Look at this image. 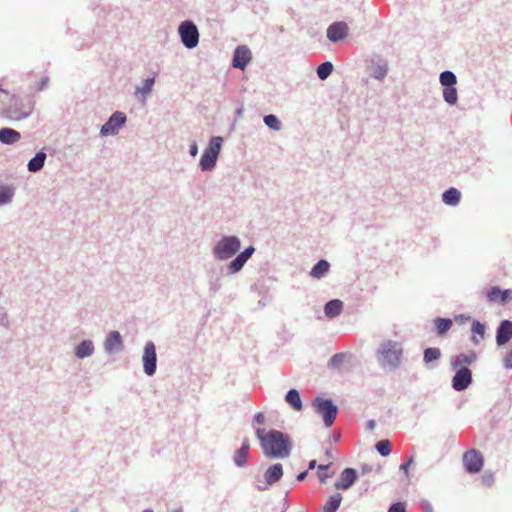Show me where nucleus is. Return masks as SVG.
Segmentation results:
<instances>
[{"mask_svg": "<svg viewBox=\"0 0 512 512\" xmlns=\"http://www.w3.org/2000/svg\"><path fill=\"white\" fill-rule=\"evenodd\" d=\"M256 437L260 441L265 456L269 458H286L291 451L289 437L278 430L266 432L264 429L256 430Z\"/></svg>", "mask_w": 512, "mask_h": 512, "instance_id": "f257e3e1", "label": "nucleus"}, {"mask_svg": "<svg viewBox=\"0 0 512 512\" xmlns=\"http://www.w3.org/2000/svg\"><path fill=\"white\" fill-rule=\"evenodd\" d=\"M403 348L400 342L384 340L377 351L379 364L388 370H395L399 367L402 359Z\"/></svg>", "mask_w": 512, "mask_h": 512, "instance_id": "f03ea898", "label": "nucleus"}, {"mask_svg": "<svg viewBox=\"0 0 512 512\" xmlns=\"http://www.w3.org/2000/svg\"><path fill=\"white\" fill-rule=\"evenodd\" d=\"M222 141V137L219 136L213 137L210 140L200 160V166L203 171L211 170L215 166L221 150Z\"/></svg>", "mask_w": 512, "mask_h": 512, "instance_id": "7ed1b4c3", "label": "nucleus"}, {"mask_svg": "<svg viewBox=\"0 0 512 512\" xmlns=\"http://www.w3.org/2000/svg\"><path fill=\"white\" fill-rule=\"evenodd\" d=\"M240 249V241L235 236H228L221 239L216 247L214 253L219 259H228L238 252Z\"/></svg>", "mask_w": 512, "mask_h": 512, "instance_id": "20e7f679", "label": "nucleus"}, {"mask_svg": "<svg viewBox=\"0 0 512 512\" xmlns=\"http://www.w3.org/2000/svg\"><path fill=\"white\" fill-rule=\"evenodd\" d=\"M316 412L322 416L323 421L327 427L333 425L337 416V407L331 400L317 398L314 403Z\"/></svg>", "mask_w": 512, "mask_h": 512, "instance_id": "39448f33", "label": "nucleus"}, {"mask_svg": "<svg viewBox=\"0 0 512 512\" xmlns=\"http://www.w3.org/2000/svg\"><path fill=\"white\" fill-rule=\"evenodd\" d=\"M462 462L468 473L475 474L482 470L484 457L480 451L469 449L463 454Z\"/></svg>", "mask_w": 512, "mask_h": 512, "instance_id": "423d86ee", "label": "nucleus"}, {"mask_svg": "<svg viewBox=\"0 0 512 512\" xmlns=\"http://www.w3.org/2000/svg\"><path fill=\"white\" fill-rule=\"evenodd\" d=\"M179 34L183 44L187 48H194L199 41L198 29L191 21L183 22L179 27Z\"/></svg>", "mask_w": 512, "mask_h": 512, "instance_id": "0eeeda50", "label": "nucleus"}, {"mask_svg": "<svg viewBox=\"0 0 512 512\" xmlns=\"http://www.w3.org/2000/svg\"><path fill=\"white\" fill-rule=\"evenodd\" d=\"M142 360L145 373L153 375L156 371V349L152 342L146 343Z\"/></svg>", "mask_w": 512, "mask_h": 512, "instance_id": "6e6552de", "label": "nucleus"}, {"mask_svg": "<svg viewBox=\"0 0 512 512\" xmlns=\"http://www.w3.org/2000/svg\"><path fill=\"white\" fill-rule=\"evenodd\" d=\"M472 382V373L467 367L460 368L452 379V386L456 391L465 390Z\"/></svg>", "mask_w": 512, "mask_h": 512, "instance_id": "1a4fd4ad", "label": "nucleus"}, {"mask_svg": "<svg viewBox=\"0 0 512 512\" xmlns=\"http://www.w3.org/2000/svg\"><path fill=\"white\" fill-rule=\"evenodd\" d=\"M126 117L121 112H115L109 120L102 126V135H113L125 123Z\"/></svg>", "mask_w": 512, "mask_h": 512, "instance_id": "9d476101", "label": "nucleus"}, {"mask_svg": "<svg viewBox=\"0 0 512 512\" xmlns=\"http://www.w3.org/2000/svg\"><path fill=\"white\" fill-rule=\"evenodd\" d=\"M348 29L345 22H334L327 28V37L331 42L344 40L348 35Z\"/></svg>", "mask_w": 512, "mask_h": 512, "instance_id": "9b49d317", "label": "nucleus"}, {"mask_svg": "<svg viewBox=\"0 0 512 512\" xmlns=\"http://www.w3.org/2000/svg\"><path fill=\"white\" fill-rule=\"evenodd\" d=\"M252 54L250 49L245 46H238L235 49L234 57H233V66L235 68H239L241 70H244L247 64L251 61Z\"/></svg>", "mask_w": 512, "mask_h": 512, "instance_id": "f8f14e48", "label": "nucleus"}, {"mask_svg": "<svg viewBox=\"0 0 512 512\" xmlns=\"http://www.w3.org/2000/svg\"><path fill=\"white\" fill-rule=\"evenodd\" d=\"M356 478V470L353 468H346L341 472L339 478L335 482V488L337 490H347L354 484Z\"/></svg>", "mask_w": 512, "mask_h": 512, "instance_id": "ddd939ff", "label": "nucleus"}, {"mask_svg": "<svg viewBox=\"0 0 512 512\" xmlns=\"http://www.w3.org/2000/svg\"><path fill=\"white\" fill-rule=\"evenodd\" d=\"M512 297V290H501L499 287H492L487 293L488 301L491 303L499 302L505 304Z\"/></svg>", "mask_w": 512, "mask_h": 512, "instance_id": "4468645a", "label": "nucleus"}, {"mask_svg": "<svg viewBox=\"0 0 512 512\" xmlns=\"http://www.w3.org/2000/svg\"><path fill=\"white\" fill-rule=\"evenodd\" d=\"M512 338V322L504 320L501 322L496 335V342L499 346L505 345Z\"/></svg>", "mask_w": 512, "mask_h": 512, "instance_id": "2eb2a0df", "label": "nucleus"}, {"mask_svg": "<svg viewBox=\"0 0 512 512\" xmlns=\"http://www.w3.org/2000/svg\"><path fill=\"white\" fill-rule=\"evenodd\" d=\"M122 347H123V343H122L120 333L117 331L110 332L105 340V343H104V348H105L106 352L113 353V352L121 350Z\"/></svg>", "mask_w": 512, "mask_h": 512, "instance_id": "dca6fc26", "label": "nucleus"}, {"mask_svg": "<svg viewBox=\"0 0 512 512\" xmlns=\"http://www.w3.org/2000/svg\"><path fill=\"white\" fill-rule=\"evenodd\" d=\"M282 476H283V466L280 463L270 466L264 474V478L268 485H273V484L277 483L281 479Z\"/></svg>", "mask_w": 512, "mask_h": 512, "instance_id": "f3484780", "label": "nucleus"}, {"mask_svg": "<svg viewBox=\"0 0 512 512\" xmlns=\"http://www.w3.org/2000/svg\"><path fill=\"white\" fill-rule=\"evenodd\" d=\"M477 359V355L474 351H470L468 353H461L459 355L454 356L451 359V364L453 367H459L462 365H470Z\"/></svg>", "mask_w": 512, "mask_h": 512, "instance_id": "a211bd4d", "label": "nucleus"}, {"mask_svg": "<svg viewBox=\"0 0 512 512\" xmlns=\"http://www.w3.org/2000/svg\"><path fill=\"white\" fill-rule=\"evenodd\" d=\"M21 135L12 128H3L0 130V141L4 144H14L19 141Z\"/></svg>", "mask_w": 512, "mask_h": 512, "instance_id": "6ab92c4d", "label": "nucleus"}, {"mask_svg": "<svg viewBox=\"0 0 512 512\" xmlns=\"http://www.w3.org/2000/svg\"><path fill=\"white\" fill-rule=\"evenodd\" d=\"M343 309V303L342 301L338 299H334L329 301L324 308L325 315L328 318H334L338 316Z\"/></svg>", "mask_w": 512, "mask_h": 512, "instance_id": "aec40b11", "label": "nucleus"}, {"mask_svg": "<svg viewBox=\"0 0 512 512\" xmlns=\"http://www.w3.org/2000/svg\"><path fill=\"white\" fill-rule=\"evenodd\" d=\"M285 400L296 411H300L302 409V401L297 390H289L286 394Z\"/></svg>", "mask_w": 512, "mask_h": 512, "instance_id": "412c9836", "label": "nucleus"}, {"mask_svg": "<svg viewBox=\"0 0 512 512\" xmlns=\"http://www.w3.org/2000/svg\"><path fill=\"white\" fill-rule=\"evenodd\" d=\"M330 265L326 260H320L311 270L310 275L313 278H322L329 270Z\"/></svg>", "mask_w": 512, "mask_h": 512, "instance_id": "4be33fe9", "label": "nucleus"}, {"mask_svg": "<svg viewBox=\"0 0 512 512\" xmlns=\"http://www.w3.org/2000/svg\"><path fill=\"white\" fill-rule=\"evenodd\" d=\"M46 159V154L44 152H38L34 158H32L28 163V169L31 172H36L40 170Z\"/></svg>", "mask_w": 512, "mask_h": 512, "instance_id": "5701e85b", "label": "nucleus"}, {"mask_svg": "<svg viewBox=\"0 0 512 512\" xmlns=\"http://www.w3.org/2000/svg\"><path fill=\"white\" fill-rule=\"evenodd\" d=\"M342 501V497L339 493L330 496L329 500L323 507V512H336Z\"/></svg>", "mask_w": 512, "mask_h": 512, "instance_id": "b1692460", "label": "nucleus"}, {"mask_svg": "<svg viewBox=\"0 0 512 512\" xmlns=\"http://www.w3.org/2000/svg\"><path fill=\"white\" fill-rule=\"evenodd\" d=\"M459 200L460 192L455 188H450L443 194V201L448 205H456Z\"/></svg>", "mask_w": 512, "mask_h": 512, "instance_id": "393cba45", "label": "nucleus"}, {"mask_svg": "<svg viewBox=\"0 0 512 512\" xmlns=\"http://www.w3.org/2000/svg\"><path fill=\"white\" fill-rule=\"evenodd\" d=\"M93 352V345L90 341L81 342L76 348V356L78 358H84L90 356Z\"/></svg>", "mask_w": 512, "mask_h": 512, "instance_id": "a878e982", "label": "nucleus"}, {"mask_svg": "<svg viewBox=\"0 0 512 512\" xmlns=\"http://www.w3.org/2000/svg\"><path fill=\"white\" fill-rule=\"evenodd\" d=\"M437 332L439 335H444L452 327V320L448 318H436L434 320Z\"/></svg>", "mask_w": 512, "mask_h": 512, "instance_id": "bb28decb", "label": "nucleus"}, {"mask_svg": "<svg viewBox=\"0 0 512 512\" xmlns=\"http://www.w3.org/2000/svg\"><path fill=\"white\" fill-rule=\"evenodd\" d=\"M154 85V78H148L145 80L142 87L137 88L136 96L140 97L142 100H145L147 95L152 91V87Z\"/></svg>", "mask_w": 512, "mask_h": 512, "instance_id": "cd10ccee", "label": "nucleus"}, {"mask_svg": "<svg viewBox=\"0 0 512 512\" xmlns=\"http://www.w3.org/2000/svg\"><path fill=\"white\" fill-rule=\"evenodd\" d=\"M333 71L331 62H324L317 68V75L321 80H325Z\"/></svg>", "mask_w": 512, "mask_h": 512, "instance_id": "c85d7f7f", "label": "nucleus"}, {"mask_svg": "<svg viewBox=\"0 0 512 512\" xmlns=\"http://www.w3.org/2000/svg\"><path fill=\"white\" fill-rule=\"evenodd\" d=\"M441 356V351L439 348H427L424 351L423 360L425 363H430L432 361L438 360Z\"/></svg>", "mask_w": 512, "mask_h": 512, "instance_id": "c756f323", "label": "nucleus"}, {"mask_svg": "<svg viewBox=\"0 0 512 512\" xmlns=\"http://www.w3.org/2000/svg\"><path fill=\"white\" fill-rule=\"evenodd\" d=\"M440 83L445 87H453L456 83V76L450 71L442 72L440 75Z\"/></svg>", "mask_w": 512, "mask_h": 512, "instance_id": "7c9ffc66", "label": "nucleus"}, {"mask_svg": "<svg viewBox=\"0 0 512 512\" xmlns=\"http://www.w3.org/2000/svg\"><path fill=\"white\" fill-rule=\"evenodd\" d=\"M443 97L449 104H455L457 102V90L454 87H445L443 90Z\"/></svg>", "mask_w": 512, "mask_h": 512, "instance_id": "2f4dec72", "label": "nucleus"}, {"mask_svg": "<svg viewBox=\"0 0 512 512\" xmlns=\"http://www.w3.org/2000/svg\"><path fill=\"white\" fill-rule=\"evenodd\" d=\"M376 450L380 455L386 457L391 453V444L389 440H381L376 444Z\"/></svg>", "mask_w": 512, "mask_h": 512, "instance_id": "473e14b6", "label": "nucleus"}, {"mask_svg": "<svg viewBox=\"0 0 512 512\" xmlns=\"http://www.w3.org/2000/svg\"><path fill=\"white\" fill-rule=\"evenodd\" d=\"M246 263V260L239 254L233 261L229 264V270L231 273H236L241 270V268Z\"/></svg>", "mask_w": 512, "mask_h": 512, "instance_id": "72a5a7b5", "label": "nucleus"}, {"mask_svg": "<svg viewBox=\"0 0 512 512\" xmlns=\"http://www.w3.org/2000/svg\"><path fill=\"white\" fill-rule=\"evenodd\" d=\"M248 460V452L244 450H237L234 455V462L237 466H244Z\"/></svg>", "mask_w": 512, "mask_h": 512, "instance_id": "f704fd0d", "label": "nucleus"}, {"mask_svg": "<svg viewBox=\"0 0 512 512\" xmlns=\"http://www.w3.org/2000/svg\"><path fill=\"white\" fill-rule=\"evenodd\" d=\"M265 124L273 130H279L281 127L280 121L275 115H267L264 117Z\"/></svg>", "mask_w": 512, "mask_h": 512, "instance_id": "c9c22d12", "label": "nucleus"}, {"mask_svg": "<svg viewBox=\"0 0 512 512\" xmlns=\"http://www.w3.org/2000/svg\"><path fill=\"white\" fill-rule=\"evenodd\" d=\"M332 465V462H329L328 464L326 465H318V478L320 480V482L322 484L326 483L327 479L330 477V475L328 473H326L325 471Z\"/></svg>", "mask_w": 512, "mask_h": 512, "instance_id": "e433bc0d", "label": "nucleus"}, {"mask_svg": "<svg viewBox=\"0 0 512 512\" xmlns=\"http://www.w3.org/2000/svg\"><path fill=\"white\" fill-rule=\"evenodd\" d=\"M471 330L474 334L476 335H479L481 339L484 338V335H485V326L478 322V321H474L472 323V327H471Z\"/></svg>", "mask_w": 512, "mask_h": 512, "instance_id": "4c0bfd02", "label": "nucleus"}, {"mask_svg": "<svg viewBox=\"0 0 512 512\" xmlns=\"http://www.w3.org/2000/svg\"><path fill=\"white\" fill-rule=\"evenodd\" d=\"M12 192L9 190H0V204L8 203L11 200Z\"/></svg>", "mask_w": 512, "mask_h": 512, "instance_id": "58836bf2", "label": "nucleus"}, {"mask_svg": "<svg viewBox=\"0 0 512 512\" xmlns=\"http://www.w3.org/2000/svg\"><path fill=\"white\" fill-rule=\"evenodd\" d=\"M414 462V458L413 457H410L407 461H405L401 466H400V469L403 471V473L405 474V476L408 478L409 477V468L410 466L413 464Z\"/></svg>", "mask_w": 512, "mask_h": 512, "instance_id": "ea45409f", "label": "nucleus"}, {"mask_svg": "<svg viewBox=\"0 0 512 512\" xmlns=\"http://www.w3.org/2000/svg\"><path fill=\"white\" fill-rule=\"evenodd\" d=\"M388 512H406V508L403 503L397 502L390 506Z\"/></svg>", "mask_w": 512, "mask_h": 512, "instance_id": "a19ab883", "label": "nucleus"}, {"mask_svg": "<svg viewBox=\"0 0 512 512\" xmlns=\"http://www.w3.org/2000/svg\"><path fill=\"white\" fill-rule=\"evenodd\" d=\"M503 365L506 369H512V348L503 358Z\"/></svg>", "mask_w": 512, "mask_h": 512, "instance_id": "79ce46f5", "label": "nucleus"}, {"mask_svg": "<svg viewBox=\"0 0 512 512\" xmlns=\"http://www.w3.org/2000/svg\"><path fill=\"white\" fill-rule=\"evenodd\" d=\"M254 250V247L249 246L242 253H240V255L247 261L253 254Z\"/></svg>", "mask_w": 512, "mask_h": 512, "instance_id": "37998d69", "label": "nucleus"}, {"mask_svg": "<svg viewBox=\"0 0 512 512\" xmlns=\"http://www.w3.org/2000/svg\"><path fill=\"white\" fill-rule=\"evenodd\" d=\"M482 482L486 486H490L492 484V482H493V475L492 474L484 475L482 477Z\"/></svg>", "mask_w": 512, "mask_h": 512, "instance_id": "c03bdc74", "label": "nucleus"}, {"mask_svg": "<svg viewBox=\"0 0 512 512\" xmlns=\"http://www.w3.org/2000/svg\"><path fill=\"white\" fill-rule=\"evenodd\" d=\"M48 82H49V78L43 77L40 81L39 86L37 87V90H39V91L43 90L48 85Z\"/></svg>", "mask_w": 512, "mask_h": 512, "instance_id": "a18cd8bd", "label": "nucleus"}, {"mask_svg": "<svg viewBox=\"0 0 512 512\" xmlns=\"http://www.w3.org/2000/svg\"><path fill=\"white\" fill-rule=\"evenodd\" d=\"M241 450H244V451H247L249 452V449H250V443H249V440L248 439H244L243 442H242V446L240 448Z\"/></svg>", "mask_w": 512, "mask_h": 512, "instance_id": "49530a36", "label": "nucleus"}, {"mask_svg": "<svg viewBox=\"0 0 512 512\" xmlns=\"http://www.w3.org/2000/svg\"><path fill=\"white\" fill-rule=\"evenodd\" d=\"M197 153H198V147H197V144L194 143L190 146V154H191V156L195 157L197 155Z\"/></svg>", "mask_w": 512, "mask_h": 512, "instance_id": "de8ad7c7", "label": "nucleus"}, {"mask_svg": "<svg viewBox=\"0 0 512 512\" xmlns=\"http://www.w3.org/2000/svg\"><path fill=\"white\" fill-rule=\"evenodd\" d=\"M342 358H343V355H342V354H335V355L332 357L331 361H332V363H333V364H336V363H338V362H341V361H342Z\"/></svg>", "mask_w": 512, "mask_h": 512, "instance_id": "09e8293b", "label": "nucleus"}, {"mask_svg": "<svg viewBox=\"0 0 512 512\" xmlns=\"http://www.w3.org/2000/svg\"><path fill=\"white\" fill-rule=\"evenodd\" d=\"M255 421L259 424H263L264 421H265V417L262 413H258L256 416H255Z\"/></svg>", "mask_w": 512, "mask_h": 512, "instance_id": "8fccbe9b", "label": "nucleus"}, {"mask_svg": "<svg viewBox=\"0 0 512 512\" xmlns=\"http://www.w3.org/2000/svg\"><path fill=\"white\" fill-rule=\"evenodd\" d=\"M307 474H308V471H303V472L299 473L297 476V480H299V481L304 480L305 477L307 476Z\"/></svg>", "mask_w": 512, "mask_h": 512, "instance_id": "3c124183", "label": "nucleus"}, {"mask_svg": "<svg viewBox=\"0 0 512 512\" xmlns=\"http://www.w3.org/2000/svg\"><path fill=\"white\" fill-rule=\"evenodd\" d=\"M317 463L316 460H311L309 462V469H314L316 467Z\"/></svg>", "mask_w": 512, "mask_h": 512, "instance_id": "603ef678", "label": "nucleus"}, {"mask_svg": "<svg viewBox=\"0 0 512 512\" xmlns=\"http://www.w3.org/2000/svg\"><path fill=\"white\" fill-rule=\"evenodd\" d=\"M472 341L475 343V344H478L479 343V339L476 338V336H473L472 337Z\"/></svg>", "mask_w": 512, "mask_h": 512, "instance_id": "864d4df0", "label": "nucleus"}, {"mask_svg": "<svg viewBox=\"0 0 512 512\" xmlns=\"http://www.w3.org/2000/svg\"><path fill=\"white\" fill-rule=\"evenodd\" d=\"M27 114H28V112H25V113H23L21 115H17L16 118L25 117Z\"/></svg>", "mask_w": 512, "mask_h": 512, "instance_id": "5fc2aeb1", "label": "nucleus"}, {"mask_svg": "<svg viewBox=\"0 0 512 512\" xmlns=\"http://www.w3.org/2000/svg\"><path fill=\"white\" fill-rule=\"evenodd\" d=\"M143 512H152L151 510H144Z\"/></svg>", "mask_w": 512, "mask_h": 512, "instance_id": "6e6d98bb", "label": "nucleus"}, {"mask_svg": "<svg viewBox=\"0 0 512 512\" xmlns=\"http://www.w3.org/2000/svg\"><path fill=\"white\" fill-rule=\"evenodd\" d=\"M172 512H181L180 510H173Z\"/></svg>", "mask_w": 512, "mask_h": 512, "instance_id": "4d7b16f0", "label": "nucleus"}]
</instances>
